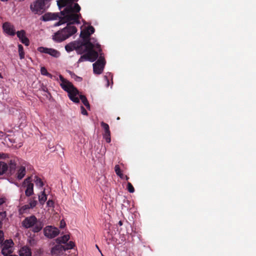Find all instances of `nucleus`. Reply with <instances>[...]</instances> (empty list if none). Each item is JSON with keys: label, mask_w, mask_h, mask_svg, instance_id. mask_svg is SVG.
<instances>
[{"label": "nucleus", "mask_w": 256, "mask_h": 256, "mask_svg": "<svg viewBox=\"0 0 256 256\" xmlns=\"http://www.w3.org/2000/svg\"><path fill=\"white\" fill-rule=\"evenodd\" d=\"M62 16L59 17L60 20L54 24V26H57L65 23L68 24L66 27L58 31L52 36V40L56 42H62L76 34L77 28L72 24H80V19L82 18L80 14Z\"/></svg>", "instance_id": "obj_1"}, {"label": "nucleus", "mask_w": 256, "mask_h": 256, "mask_svg": "<svg viewBox=\"0 0 256 256\" xmlns=\"http://www.w3.org/2000/svg\"><path fill=\"white\" fill-rule=\"evenodd\" d=\"M74 0H58L57 4L60 9L66 7L60 12L61 15L79 14L81 10L80 5L77 3H74Z\"/></svg>", "instance_id": "obj_2"}, {"label": "nucleus", "mask_w": 256, "mask_h": 256, "mask_svg": "<svg viewBox=\"0 0 256 256\" xmlns=\"http://www.w3.org/2000/svg\"><path fill=\"white\" fill-rule=\"evenodd\" d=\"M59 78L62 82L60 86L64 90L68 93L70 99L75 103H78L80 99L76 96L77 95H79L78 89L74 86L72 82L65 79L62 75H60Z\"/></svg>", "instance_id": "obj_3"}, {"label": "nucleus", "mask_w": 256, "mask_h": 256, "mask_svg": "<svg viewBox=\"0 0 256 256\" xmlns=\"http://www.w3.org/2000/svg\"><path fill=\"white\" fill-rule=\"evenodd\" d=\"M22 226L26 228L32 227V232H38L42 228L44 224L40 221H38L34 216H31L24 218L22 222Z\"/></svg>", "instance_id": "obj_4"}, {"label": "nucleus", "mask_w": 256, "mask_h": 256, "mask_svg": "<svg viewBox=\"0 0 256 256\" xmlns=\"http://www.w3.org/2000/svg\"><path fill=\"white\" fill-rule=\"evenodd\" d=\"M106 61L104 56H102V54H100L98 59L96 62L93 64L94 72L96 74H100L102 72Z\"/></svg>", "instance_id": "obj_5"}, {"label": "nucleus", "mask_w": 256, "mask_h": 256, "mask_svg": "<svg viewBox=\"0 0 256 256\" xmlns=\"http://www.w3.org/2000/svg\"><path fill=\"white\" fill-rule=\"evenodd\" d=\"M14 242L12 240H6L1 244L2 254L6 256L12 253Z\"/></svg>", "instance_id": "obj_6"}, {"label": "nucleus", "mask_w": 256, "mask_h": 256, "mask_svg": "<svg viewBox=\"0 0 256 256\" xmlns=\"http://www.w3.org/2000/svg\"><path fill=\"white\" fill-rule=\"evenodd\" d=\"M44 233L46 237L49 238H52L56 237L59 234L60 231L58 228L48 226L44 229Z\"/></svg>", "instance_id": "obj_7"}, {"label": "nucleus", "mask_w": 256, "mask_h": 256, "mask_svg": "<svg viewBox=\"0 0 256 256\" xmlns=\"http://www.w3.org/2000/svg\"><path fill=\"white\" fill-rule=\"evenodd\" d=\"M38 50L41 53L47 54L56 58H58L60 55L59 51L52 48L40 46L38 48Z\"/></svg>", "instance_id": "obj_8"}, {"label": "nucleus", "mask_w": 256, "mask_h": 256, "mask_svg": "<svg viewBox=\"0 0 256 256\" xmlns=\"http://www.w3.org/2000/svg\"><path fill=\"white\" fill-rule=\"evenodd\" d=\"M23 186L26 187L25 194L27 196H30L34 194V184L31 182V178H26L23 182Z\"/></svg>", "instance_id": "obj_9"}, {"label": "nucleus", "mask_w": 256, "mask_h": 256, "mask_svg": "<svg viewBox=\"0 0 256 256\" xmlns=\"http://www.w3.org/2000/svg\"><path fill=\"white\" fill-rule=\"evenodd\" d=\"M65 49L66 52H70L74 50H76L78 54H82L84 51L81 50L80 46L78 41H74L70 42L65 46Z\"/></svg>", "instance_id": "obj_10"}, {"label": "nucleus", "mask_w": 256, "mask_h": 256, "mask_svg": "<svg viewBox=\"0 0 256 256\" xmlns=\"http://www.w3.org/2000/svg\"><path fill=\"white\" fill-rule=\"evenodd\" d=\"M90 38H82V42H78L79 46L81 50H86L87 49H92L93 46L92 44Z\"/></svg>", "instance_id": "obj_11"}, {"label": "nucleus", "mask_w": 256, "mask_h": 256, "mask_svg": "<svg viewBox=\"0 0 256 256\" xmlns=\"http://www.w3.org/2000/svg\"><path fill=\"white\" fill-rule=\"evenodd\" d=\"M63 251H66L64 246L58 244L52 248L51 254L53 256H59L62 253Z\"/></svg>", "instance_id": "obj_12"}, {"label": "nucleus", "mask_w": 256, "mask_h": 256, "mask_svg": "<svg viewBox=\"0 0 256 256\" xmlns=\"http://www.w3.org/2000/svg\"><path fill=\"white\" fill-rule=\"evenodd\" d=\"M2 28L4 32L10 36L15 35L16 32L14 26L12 25L10 23L8 22H4L3 24Z\"/></svg>", "instance_id": "obj_13"}, {"label": "nucleus", "mask_w": 256, "mask_h": 256, "mask_svg": "<svg viewBox=\"0 0 256 256\" xmlns=\"http://www.w3.org/2000/svg\"><path fill=\"white\" fill-rule=\"evenodd\" d=\"M17 36L19 38L20 42L26 46L30 44V41L28 38L26 36V32L24 30L18 31L16 32Z\"/></svg>", "instance_id": "obj_14"}, {"label": "nucleus", "mask_w": 256, "mask_h": 256, "mask_svg": "<svg viewBox=\"0 0 256 256\" xmlns=\"http://www.w3.org/2000/svg\"><path fill=\"white\" fill-rule=\"evenodd\" d=\"M84 52H87L88 54V56L90 58V61L91 62H94L95 61L98 56V54L97 52L94 50V48L92 49H87L86 50H84Z\"/></svg>", "instance_id": "obj_15"}, {"label": "nucleus", "mask_w": 256, "mask_h": 256, "mask_svg": "<svg viewBox=\"0 0 256 256\" xmlns=\"http://www.w3.org/2000/svg\"><path fill=\"white\" fill-rule=\"evenodd\" d=\"M38 202L36 200V198L34 197L32 198H30L29 200V202L28 204L25 205L23 206L24 210H26L27 208H32L35 207L37 204Z\"/></svg>", "instance_id": "obj_16"}, {"label": "nucleus", "mask_w": 256, "mask_h": 256, "mask_svg": "<svg viewBox=\"0 0 256 256\" xmlns=\"http://www.w3.org/2000/svg\"><path fill=\"white\" fill-rule=\"evenodd\" d=\"M20 256H32L30 249L27 246L22 247L20 250Z\"/></svg>", "instance_id": "obj_17"}, {"label": "nucleus", "mask_w": 256, "mask_h": 256, "mask_svg": "<svg viewBox=\"0 0 256 256\" xmlns=\"http://www.w3.org/2000/svg\"><path fill=\"white\" fill-rule=\"evenodd\" d=\"M26 168L24 166H20L17 172V178L22 180L26 175Z\"/></svg>", "instance_id": "obj_18"}, {"label": "nucleus", "mask_w": 256, "mask_h": 256, "mask_svg": "<svg viewBox=\"0 0 256 256\" xmlns=\"http://www.w3.org/2000/svg\"><path fill=\"white\" fill-rule=\"evenodd\" d=\"M58 17V14H46L42 16V20L44 21H48L52 20H56Z\"/></svg>", "instance_id": "obj_19"}, {"label": "nucleus", "mask_w": 256, "mask_h": 256, "mask_svg": "<svg viewBox=\"0 0 256 256\" xmlns=\"http://www.w3.org/2000/svg\"><path fill=\"white\" fill-rule=\"evenodd\" d=\"M70 236L68 234H66L63 236H62L56 239V242L58 244H66V242L69 240L70 239Z\"/></svg>", "instance_id": "obj_20"}, {"label": "nucleus", "mask_w": 256, "mask_h": 256, "mask_svg": "<svg viewBox=\"0 0 256 256\" xmlns=\"http://www.w3.org/2000/svg\"><path fill=\"white\" fill-rule=\"evenodd\" d=\"M8 170V164L4 162H0V176L4 174Z\"/></svg>", "instance_id": "obj_21"}, {"label": "nucleus", "mask_w": 256, "mask_h": 256, "mask_svg": "<svg viewBox=\"0 0 256 256\" xmlns=\"http://www.w3.org/2000/svg\"><path fill=\"white\" fill-rule=\"evenodd\" d=\"M47 200V196L45 193L44 190L41 192V194L38 195V200L40 203L43 205Z\"/></svg>", "instance_id": "obj_22"}, {"label": "nucleus", "mask_w": 256, "mask_h": 256, "mask_svg": "<svg viewBox=\"0 0 256 256\" xmlns=\"http://www.w3.org/2000/svg\"><path fill=\"white\" fill-rule=\"evenodd\" d=\"M80 98L82 102L86 106V108L88 109H90V105L86 96L80 94Z\"/></svg>", "instance_id": "obj_23"}, {"label": "nucleus", "mask_w": 256, "mask_h": 256, "mask_svg": "<svg viewBox=\"0 0 256 256\" xmlns=\"http://www.w3.org/2000/svg\"><path fill=\"white\" fill-rule=\"evenodd\" d=\"M90 40H92L91 42H92V45L93 46V48H95L99 52H101L102 50L100 48V45L97 42L96 40L94 38H90Z\"/></svg>", "instance_id": "obj_24"}, {"label": "nucleus", "mask_w": 256, "mask_h": 256, "mask_svg": "<svg viewBox=\"0 0 256 256\" xmlns=\"http://www.w3.org/2000/svg\"><path fill=\"white\" fill-rule=\"evenodd\" d=\"M36 184L38 186L42 187L44 186V183L42 180L38 176H35L34 180Z\"/></svg>", "instance_id": "obj_25"}, {"label": "nucleus", "mask_w": 256, "mask_h": 256, "mask_svg": "<svg viewBox=\"0 0 256 256\" xmlns=\"http://www.w3.org/2000/svg\"><path fill=\"white\" fill-rule=\"evenodd\" d=\"M18 53L20 58L23 59L24 58V48L22 44L18 45Z\"/></svg>", "instance_id": "obj_26"}, {"label": "nucleus", "mask_w": 256, "mask_h": 256, "mask_svg": "<svg viewBox=\"0 0 256 256\" xmlns=\"http://www.w3.org/2000/svg\"><path fill=\"white\" fill-rule=\"evenodd\" d=\"M100 126L102 127V128L104 129V133H109L110 132V127L108 124L106 123H105L104 122H100Z\"/></svg>", "instance_id": "obj_27"}, {"label": "nucleus", "mask_w": 256, "mask_h": 256, "mask_svg": "<svg viewBox=\"0 0 256 256\" xmlns=\"http://www.w3.org/2000/svg\"><path fill=\"white\" fill-rule=\"evenodd\" d=\"M8 164L10 172L14 171L16 168V163L14 162V160H10L8 162Z\"/></svg>", "instance_id": "obj_28"}, {"label": "nucleus", "mask_w": 256, "mask_h": 256, "mask_svg": "<svg viewBox=\"0 0 256 256\" xmlns=\"http://www.w3.org/2000/svg\"><path fill=\"white\" fill-rule=\"evenodd\" d=\"M80 36L82 38H90V35L89 31L86 30H84L83 31H82L81 33H80Z\"/></svg>", "instance_id": "obj_29"}, {"label": "nucleus", "mask_w": 256, "mask_h": 256, "mask_svg": "<svg viewBox=\"0 0 256 256\" xmlns=\"http://www.w3.org/2000/svg\"><path fill=\"white\" fill-rule=\"evenodd\" d=\"M64 246L65 250H66L73 248L75 246V244L73 242L70 241L68 243H67L66 246Z\"/></svg>", "instance_id": "obj_30"}, {"label": "nucleus", "mask_w": 256, "mask_h": 256, "mask_svg": "<svg viewBox=\"0 0 256 256\" xmlns=\"http://www.w3.org/2000/svg\"><path fill=\"white\" fill-rule=\"evenodd\" d=\"M40 72L44 76H48L50 78H52V75L48 72L47 70L45 67H42L40 69Z\"/></svg>", "instance_id": "obj_31"}, {"label": "nucleus", "mask_w": 256, "mask_h": 256, "mask_svg": "<svg viewBox=\"0 0 256 256\" xmlns=\"http://www.w3.org/2000/svg\"><path fill=\"white\" fill-rule=\"evenodd\" d=\"M84 60L90 61V58L88 56V52H86V54H84L80 56V59L78 60V62L80 63V62H81Z\"/></svg>", "instance_id": "obj_32"}, {"label": "nucleus", "mask_w": 256, "mask_h": 256, "mask_svg": "<svg viewBox=\"0 0 256 256\" xmlns=\"http://www.w3.org/2000/svg\"><path fill=\"white\" fill-rule=\"evenodd\" d=\"M103 137H104V138L105 139L106 142H108V143L110 142H111L110 132L104 133L103 134Z\"/></svg>", "instance_id": "obj_33"}, {"label": "nucleus", "mask_w": 256, "mask_h": 256, "mask_svg": "<svg viewBox=\"0 0 256 256\" xmlns=\"http://www.w3.org/2000/svg\"><path fill=\"white\" fill-rule=\"evenodd\" d=\"M126 189L130 193H133L134 192V188L130 182H128Z\"/></svg>", "instance_id": "obj_34"}, {"label": "nucleus", "mask_w": 256, "mask_h": 256, "mask_svg": "<svg viewBox=\"0 0 256 256\" xmlns=\"http://www.w3.org/2000/svg\"><path fill=\"white\" fill-rule=\"evenodd\" d=\"M114 171L116 174L118 176H120V174L122 173L120 167L118 165H116L114 167Z\"/></svg>", "instance_id": "obj_35"}, {"label": "nucleus", "mask_w": 256, "mask_h": 256, "mask_svg": "<svg viewBox=\"0 0 256 256\" xmlns=\"http://www.w3.org/2000/svg\"><path fill=\"white\" fill-rule=\"evenodd\" d=\"M86 30L89 31L90 35L92 34L94 32V28L92 26H89L86 29Z\"/></svg>", "instance_id": "obj_36"}, {"label": "nucleus", "mask_w": 256, "mask_h": 256, "mask_svg": "<svg viewBox=\"0 0 256 256\" xmlns=\"http://www.w3.org/2000/svg\"><path fill=\"white\" fill-rule=\"evenodd\" d=\"M47 206L48 207L52 208L54 206V202L53 200H49L46 202Z\"/></svg>", "instance_id": "obj_37"}, {"label": "nucleus", "mask_w": 256, "mask_h": 256, "mask_svg": "<svg viewBox=\"0 0 256 256\" xmlns=\"http://www.w3.org/2000/svg\"><path fill=\"white\" fill-rule=\"evenodd\" d=\"M4 240V233L2 230H0V244L3 243Z\"/></svg>", "instance_id": "obj_38"}, {"label": "nucleus", "mask_w": 256, "mask_h": 256, "mask_svg": "<svg viewBox=\"0 0 256 256\" xmlns=\"http://www.w3.org/2000/svg\"><path fill=\"white\" fill-rule=\"evenodd\" d=\"M82 114L84 115H88V112L83 106H81Z\"/></svg>", "instance_id": "obj_39"}, {"label": "nucleus", "mask_w": 256, "mask_h": 256, "mask_svg": "<svg viewBox=\"0 0 256 256\" xmlns=\"http://www.w3.org/2000/svg\"><path fill=\"white\" fill-rule=\"evenodd\" d=\"M70 74L72 78L76 77V78L78 79L79 80H81L82 78L80 77H78L76 76L74 73H72V72H70Z\"/></svg>", "instance_id": "obj_40"}, {"label": "nucleus", "mask_w": 256, "mask_h": 256, "mask_svg": "<svg viewBox=\"0 0 256 256\" xmlns=\"http://www.w3.org/2000/svg\"><path fill=\"white\" fill-rule=\"evenodd\" d=\"M6 154L4 153H0V158H6Z\"/></svg>", "instance_id": "obj_41"}, {"label": "nucleus", "mask_w": 256, "mask_h": 256, "mask_svg": "<svg viewBox=\"0 0 256 256\" xmlns=\"http://www.w3.org/2000/svg\"><path fill=\"white\" fill-rule=\"evenodd\" d=\"M5 202L3 198H0V206L2 204Z\"/></svg>", "instance_id": "obj_42"}, {"label": "nucleus", "mask_w": 256, "mask_h": 256, "mask_svg": "<svg viewBox=\"0 0 256 256\" xmlns=\"http://www.w3.org/2000/svg\"><path fill=\"white\" fill-rule=\"evenodd\" d=\"M124 174L122 173H121L120 174V176H118L121 178V179H124Z\"/></svg>", "instance_id": "obj_43"}, {"label": "nucleus", "mask_w": 256, "mask_h": 256, "mask_svg": "<svg viewBox=\"0 0 256 256\" xmlns=\"http://www.w3.org/2000/svg\"><path fill=\"white\" fill-rule=\"evenodd\" d=\"M122 220H120L118 222V224L120 226H122Z\"/></svg>", "instance_id": "obj_44"}, {"label": "nucleus", "mask_w": 256, "mask_h": 256, "mask_svg": "<svg viewBox=\"0 0 256 256\" xmlns=\"http://www.w3.org/2000/svg\"><path fill=\"white\" fill-rule=\"evenodd\" d=\"M124 179H126V180H128V179H129V177L128 176H125L124 178Z\"/></svg>", "instance_id": "obj_45"}, {"label": "nucleus", "mask_w": 256, "mask_h": 256, "mask_svg": "<svg viewBox=\"0 0 256 256\" xmlns=\"http://www.w3.org/2000/svg\"><path fill=\"white\" fill-rule=\"evenodd\" d=\"M64 226H63V224H62V222H60V228H62Z\"/></svg>", "instance_id": "obj_46"}, {"label": "nucleus", "mask_w": 256, "mask_h": 256, "mask_svg": "<svg viewBox=\"0 0 256 256\" xmlns=\"http://www.w3.org/2000/svg\"><path fill=\"white\" fill-rule=\"evenodd\" d=\"M96 248L98 250H99L100 252H100V248H98V246L97 245H96Z\"/></svg>", "instance_id": "obj_47"}, {"label": "nucleus", "mask_w": 256, "mask_h": 256, "mask_svg": "<svg viewBox=\"0 0 256 256\" xmlns=\"http://www.w3.org/2000/svg\"><path fill=\"white\" fill-rule=\"evenodd\" d=\"M2 2H7L8 0H0Z\"/></svg>", "instance_id": "obj_48"}, {"label": "nucleus", "mask_w": 256, "mask_h": 256, "mask_svg": "<svg viewBox=\"0 0 256 256\" xmlns=\"http://www.w3.org/2000/svg\"><path fill=\"white\" fill-rule=\"evenodd\" d=\"M107 81H108V86L109 81H108V79H107Z\"/></svg>", "instance_id": "obj_49"}, {"label": "nucleus", "mask_w": 256, "mask_h": 256, "mask_svg": "<svg viewBox=\"0 0 256 256\" xmlns=\"http://www.w3.org/2000/svg\"><path fill=\"white\" fill-rule=\"evenodd\" d=\"M116 119H117L118 120H120V117H118Z\"/></svg>", "instance_id": "obj_50"}, {"label": "nucleus", "mask_w": 256, "mask_h": 256, "mask_svg": "<svg viewBox=\"0 0 256 256\" xmlns=\"http://www.w3.org/2000/svg\"><path fill=\"white\" fill-rule=\"evenodd\" d=\"M0 78H2V74L0 73Z\"/></svg>", "instance_id": "obj_51"}, {"label": "nucleus", "mask_w": 256, "mask_h": 256, "mask_svg": "<svg viewBox=\"0 0 256 256\" xmlns=\"http://www.w3.org/2000/svg\"><path fill=\"white\" fill-rule=\"evenodd\" d=\"M78 0H74V2H77L78 1Z\"/></svg>", "instance_id": "obj_52"}, {"label": "nucleus", "mask_w": 256, "mask_h": 256, "mask_svg": "<svg viewBox=\"0 0 256 256\" xmlns=\"http://www.w3.org/2000/svg\"><path fill=\"white\" fill-rule=\"evenodd\" d=\"M102 256H104L103 254H102Z\"/></svg>", "instance_id": "obj_53"}]
</instances>
